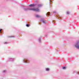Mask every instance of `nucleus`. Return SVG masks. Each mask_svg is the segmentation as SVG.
Wrapping results in <instances>:
<instances>
[{
  "instance_id": "nucleus-1",
  "label": "nucleus",
  "mask_w": 79,
  "mask_h": 79,
  "mask_svg": "<svg viewBox=\"0 0 79 79\" xmlns=\"http://www.w3.org/2000/svg\"><path fill=\"white\" fill-rule=\"evenodd\" d=\"M24 11H36V12H39L40 11L39 9L38 8H32L31 7L28 8H24Z\"/></svg>"
},
{
  "instance_id": "nucleus-2",
  "label": "nucleus",
  "mask_w": 79,
  "mask_h": 79,
  "mask_svg": "<svg viewBox=\"0 0 79 79\" xmlns=\"http://www.w3.org/2000/svg\"><path fill=\"white\" fill-rule=\"evenodd\" d=\"M75 47L77 48V49H79V40L77 41L75 43Z\"/></svg>"
},
{
  "instance_id": "nucleus-3",
  "label": "nucleus",
  "mask_w": 79,
  "mask_h": 79,
  "mask_svg": "<svg viewBox=\"0 0 79 79\" xmlns=\"http://www.w3.org/2000/svg\"><path fill=\"white\" fill-rule=\"evenodd\" d=\"M40 21L41 22V23H43L44 24H47V21L45 20L44 18H42L41 19H40Z\"/></svg>"
},
{
  "instance_id": "nucleus-4",
  "label": "nucleus",
  "mask_w": 79,
  "mask_h": 79,
  "mask_svg": "<svg viewBox=\"0 0 79 79\" xmlns=\"http://www.w3.org/2000/svg\"><path fill=\"white\" fill-rule=\"evenodd\" d=\"M23 62L24 63H28L29 62V59H25L23 60Z\"/></svg>"
},
{
  "instance_id": "nucleus-5",
  "label": "nucleus",
  "mask_w": 79,
  "mask_h": 79,
  "mask_svg": "<svg viewBox=\"0 0 79 79\" xmlns=\"http://www.w3.org/2000/svg\"><path fill=\"white\" fill-rule=\"evenodd\" d=\"M15 58H9L8 59V60L9 61H14L15 60Z\"/></svg>"
},
{
  "instance_id": "nucleus-6",
  "label": "nucleus",
  "mask_w": 79,
  "mask_h": 79,
  "mask_svg": "<svg viewBox=\"0 0 79 79\" xmlns=\"http://www.w3.org/2000/svg\"><path fill=\"white\" fill-rule=\"evenodd\" d=\"M35 6V4H31L29 5V6H30V7H34Z\"/></svg>"
},
{
  "instance_id": "nucleus-7",
  "label": "nucleus",
  "mask_w": 79,
  "mask_h": 79,
  "mask_svg": "<svg viewBox=\"0 0 79 79\" xmlns=\"http://www.w3.org/2000/svg\"><path fill=\"white\" fill-rule=\"evenodd\" d=\"M35 17H36V18H40L41 16L39 15H35Z\"/></svg>"
},
{
  "instance_id": "nucleus-8",
  "label": "nucleus",
  "mask_w": 79,
  "mask_h": 79,
  "mask_svg": "<svg viewBox=\"0 0 79 79\" xmlns=\"http://www.w3.org/2000/svg\"><path fill=\"white\" fill-rule=\"evenodd\" d=\"M38 41L39 42V43H41V38H38Z\"/></svg>"
},
{
  "instance_id": "nucleus-9",
  "label": "nucleus",
  "mask_w": 79,
  "mask_h": 79,
  "mask_svg": "<svg viewBox=\"0 0 79 79\" xmlns=\"http://www.w3.org/2000/svg\"><path fill=\"white\" fill-rule=\"evenodd\" d=\"M46 15L47 16H50V13L49 12H48L46 14Z\"/></svg>"
},
{
  "instance_id": "nucleus-10",
  "label": "nucleus",
  "mask_w": 79,
  "mask_h": 79,
  "mask_svg": "<svg viewBox=\"0 0 79 79\" xmlns=\"http://www.w3.org/2000/svg\"><path fill=\"white\" fill-rule=\"evenodd\" d=\"M53 2V0H49V3L50 4H52V2Z\"/></svg>"
},
{
  "instance_id": "nucleus-11",
  "label": "nucleus",
  "mask_w": 79,
  "mask_h": 79,
  "mask_svg": "<svg viewBox=\"0 0 79 79\" xmlns=\"http://www.w3.org/2000/svg\"><path fill=\"white\" fill-rule=\"evenodd\" d=\"M45 71H50V69L48 68H46L45 69Z\"/></svg>"
},
{
  "instance_id": "nucleus-12",
  "label": "nucleus",
  "mask_w": 79,
  "mask_h": 79,
  "mask_svg": "<svg viewBox=\"0 0 79 79\" xmlns=\"http://www.w3.org/2000/svg\"><path fill=\"white\" fill-rule=\"evenodd\" d=\"M53 13H55V14H58V12L56 10H54L53 11Z\"/></svg>"
},
{
  "instance_id": "nucleus-13",
  "label": "nucleus",
  "mask_w": 79,
  "mask_h": 79,
  "mask_svg": "<svg viewBox=\"0 0 79 79\" xmlns=\"http://www.w3.org/2000/svg\"><path fill=\"white\" fill-rule=\"evenodd\" d=\"M26 26H27V27H29V26H30V25L29 24H27L26 25Z\"/></svg>"
},
{
  "instance_id": "nucleus-14",
  "label": "nucleus",
  "mask_w": 79,
  "mask_h": 79,
  "mask_svg": "<svg viewBox=\"0 0 79 79\" xmlns=\"http://www.w3.org/2000/svg\"><path fill=\"white\" fill-rule=\"evenodd\" d=\"M38 6L39 7H41V6H42V5H40V4L38 5Z\"/></svg>"
},
{
  "instance_id": "nucleus-15",
  "label": "nucleus",
  "mask_w": 79,
  "mask_h": 79,
  "mask_svg": "<svg viewBox=\"0 0 79 79\" xmlns=\"http://www.w3.org/2000/svg\"><path fill=\"white\" fill-rule=\"evenodd\" d=\"M63 69H66V67H64L63 68Z\"/></svg>"
},
{
  "instance_id": "nucleus-16",
  "label": "nucleus",
  "mask_w": 79,
  "mask_h": 79,
  "mask_svg": "<svg viewBox=\"0 0 79 79\" xmlns=\"http://www.w3.org/2000/svg\"><path fill=\"white\" fill-rule=\"evenodd\" d=\"M6 70H4L3 71V73H6Z\"/></svg>"
},
{
  "instance_id": "nucleus-17",
  "label": "nucleus",
  "mask_w": 79,
  "mask_h": 79,
  "mask_svg": "<svg viewBox=\"0 0 79 79\" xmlns=\"http://www.w3.org/2000/svg\"><path fill=\"white\" fill-rule=\"evenodd\" d=\"M9 38H11V37H15V36H10L8 37Z\"/></svg>"
},
{
  "instance_id": "nucleus-18",
  "label": "nucleus",
  "mask_w": 79,
  "mask_h": 79,
  "mask_svg": "<svg viewBox=\"0 0 79 79\" xmlns=\"http://www.w3.org/2000/svg\"><path fill=\"white\" fill-rule=\"evenodd\" d=\"M69 13H70V12H69V11H68L67 12V15H69Z\"/></svg>"
},
{
  "instance_id": "nucleus-19",
  "label": "nucleus",
  "mask_w": 79,
  "mask_h": 79,
  "mask_svg": "<svg viewBox=\"0 0 79 79\" xmlns=\"http://www.w3.org/2000/svg\"><path fill=\"white\" fill-rule=\"evenodd\" d=\"M52 23H55V20H53L52 21Z\"/></svg>"
},
{
  "instance_id": "nucleus-20",
  "label": "nucleus",
  "mask_w": 79,
  "mask_h": 79,
  "mask_svg": "<svg viewBox=\"0 0 79 79\" xmlns=\"http://www.w3.org/2000/svg\"><path fill=\"white\" fill-rule=\"evenodd\" d=\"M2 32V29H0V33H1Z\"/></svg>"
},
{
  "instance_id": "nucleus-21",
  "label": "nucleus",
  "mask_w": 79,
  "mask_h": 79,
  "mask_svg": "<svg viewBox=\"0 0 79 79\" xmlns=\"http://www.w3.org/2000/svg\"><path fill=\"white\" fill-rule=\"evenodd\" d=\"M61 17H58V18L59 19H60V18H61Z\"/></svg>"
},
{
  "instance_id": "nucleus-22",
  "label": "nucleus",
  "mask_w": 79,
  "mask_h": 79,
  "mask_svg": "<svg viewBox=\"0 0 79 79\" xmlns=\"http://www.w3.org/2000/svg\"><path fill=\"white\" fill-rule=\"evenodd\" d=\"M39 25H41V23H39Z\"/></svg>"
},
{
  "instance_id": "nucleus-23",
  "label": "nucleus",
  "mask_w": 79,
  "mask_h": 79,
  "mask_svg": "<svg viewBox=\"0 0 79 79\" xmlns=\"http://www.w3.org/2000/svg\"><path fill=\"white\" fill-rule=\"evenodd\" d=\"M8 44V43H7L6 42H5V44Z\"/></svg>"
},
{
  "instance_id": "nucleus-24",
  "label": "nucleus",
  "mask_w": 79,
  "mask_h": 79,
  "mask_svg": "<svg viewBox=\"0 0 79 79\" xmlns=\"http://www.w3.org/2000/svg\"><path fill=\"white\" fill-rule=\"evenodd\" d=\"M53 24H54V23H53Z\"/></svg>"
}]
</instances>
